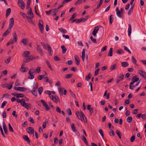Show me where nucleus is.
Listing matches in <instances>:
<instances>
[{
	"label": "nucleus",
	"mask_w": 146,
	"mask_h": 146,
	"mask_svg": "<svg viewBox=\"0 0 146 146\" xmlns=\"http://www.w3.org/2000/svg\"><path fill=\"white\" fill-rule=\"evenodd\" d=\"M43 91V87H40L38 89V94L39 95H41Z\"/></svg>",
	"instance_id": "nucleus-40"
},
{
	"label": "nucleus",
	"mask_w": 146,
	"mask_h": 146,
	"mask_svg": "<svg viewBox=\"0 0 146 146\" xmlns=\"http://www.w3.org/2000/svg\"><path fill=\"white\" fill-rule=\"evenodd\" d=\"M137 72L144 78L146 79V72H145L142 70H139L137 71Z\"/></svg>",
	"instance_id": "nucleus-5"
},
{
	"label": "nucleus",
	"mask_w": 146,
	"mask_h": 146,
	"mask_svg": "<svg viewBox=\"0 0 146 146\" xmlns=\"http://www.w3.org/2000/svg\"><path fill=\"white\" fill-rule=\"evenodd\" d=\"M116 53L118 54H121L123 53V51L122 49L117 50L116 51Z\"/></svg>",
	"instance_id": "nucleus-41"
},
{
	"label": "nucleus",
	"mask_w": 146,
	"mask_h": 146,
	"mask_svg": "<svg viewBox=\"0 0 146 146\" xmlns=\"http://www.w3.org/2000/svg\"><path fill=\"white\" fill-rule=\"evenodd\" d=\"M82 140L84 141L85 144L87 145H88V143L87 142L86 139L84 135L82 136Z\"/></svg>",
	"instance_id": "nucleus-32"
},
{
	"label": "nucleus",
	"mask_w": 146,
	"mask_h": 146,
	"mask_svg": "<svg viewBox=\"0 0 146 146\" xmlns=\"http://www.w3.org/2000/svg\"><path fill=\"white\" fill-rule=\"evenodd\" d=\"M11 12V9L10 8H9L7 9L6 11V17L7 18L9 16Z\"/></svg>",
	"instance_id": "nucleus-26"
},
{
	"label": "nucleus",
	"mask_w": 146,
	"mask_h": 146,
	"mask_svg": "<svg viewBox=\"0 0 146 146\" xmlns=\"http://www.w3.org/2000/svg\"><path fill=\"white\" fill-rule=\"evenodd\" d=\"M36 49L37 52L40 55L42 56L43 55V52L42 49L40 48V46L38 45L37 44Z\"/></svg>",
	"instance_id": "nucleus-8"
},
{
	"label": "nucleus",
	"mask_w": 146,
	"mask_h": 146,
	"mask_svg": "<svg viewBox=\"0 0 146 146\" xmlns=\"http://www.w3.org/2000/svg\"><path fill=\"white\" fill-rule=\"evenodd\" d=\"M23 138L25 140L27 141L28 143H30V141L27 136L24 135L23 136Z\"/></svg>",
	"instance_id": "nucleus-22"
},
{
	"label": "nucleus",
	"mask_w": 146,
	"mask_h": 146,
	"mask_svg": "<svg viewBox=\"0 0 146 146\" xmlns=\"http://www.w3.org/2000/svg\"><path fill=\"white\" fill-rule=\"evenodd\" d=\"M20 14L23 18L26 17V16H27L25 13L22 12H20Z\"/></svg>",
	"instance_id": "nucleus-64"
},
{
	"label": "nucleus",
	"mask_w": 146,
	"mask_h": 146,
	"mask_svg": "<svg viewBox=\"0 0 146 146\" xmlns=\"http://www.w3.org/2000/svg\"><path fill=\"white\" fill-rule=\"evenodd\" d=\"M73 76V74H68L65 76V78H70Z\"/></svg>",
	"instance_id": "nucleus-46"
},
{
	"label": "nucleus",
	"mask_w": 146,
	"mask_h": 146,
	"mask_svg": "<svg viewBox=\"0 0 146 146\" xmlns=\"http://www.w3.org/2000/svg\"><path fill=\"white\" fill-rule=\"evenodd\" d=\"M47 48L48 49V50L50 54L51 55H52L53 54V52L51 47L48 44H47Z\"/></svg>",
	"instance_id": "nucleus-20"
},
{
	"label": "nucleus",
	"mask_w": 146,
	"mask_h": 146,
	"mask_svg": "<svg viewBox=\"0 0 146 146\" xmlns=\"http://www.w3.org/2000/svg\"><path fill=\"white\" fill-rule=\"evenodd\" d=\"M21 42L25 45H26L27 44V40L26 38L23 39Z\"/></svg>",
	"instance_id": "nucleus-45"
},
{
	"label": "nucleus",
	"mask_w": 146,
	"mask_h": 146,
	"mask_svg": "<svg viewBox=\"0 0 146 146\" xmlns=\"http://www.w3.org/2000/svg\"><path fill=\"white\" fill-rule=\"evenodd\" d=\"M64 88H59L58 90L59 91V92L61 94L62 96L63 94V90H64Z\"/></svg>",
	"instance_id": "nucleus-36"
},
{
	"label": "nucleus",
	"mask_w": 146,
	"mask_h": 146,
	"mask_svg": "<svg viewBox=\"0 0 146 146\" xmlns=\"http://www.w3.org/2000/svg\"><path fill=\"white\" fill-rule=\"evenodd\" d=\"M22 105L23 107L28 110L31 108L29 106V105L31 106V105L30 104L28 105L27 103H26L25 102L23 103Z\"/></svg>",
	"instance_id": "nucleus-14"
},
{
	"label": "nucleus",
	"mask_w": 146,
	"mask_h": 146,
	"mask_svg": "<svg viewBox=\"0 0 146 146\" xmlns=\"http://www.w3.org/2000/svg\"><path fill=\"white\" fill-rule=\"evenodd\" d=\"M0 130L1 131V134L3 135V137H5V135L4 134V133H3V130L2 128V127H1V125H0Z\"/></svg>",
	"instance_id": "nucleus-57"
},
{
	"label": "nucleus",
	"mask_w": 146,
	"mask_h": 146,
	"mask_svg": "<svg viewBox=\"0 0 146 146\" xmlns=\"http://www.w3.org/2000/svg\"><path fill=\"white\" fill-rule=\"evenodd\" d=\"M40 72V68L39 67H38L36 69V71L35 72L38 73H39Z\"/></svg>",
	"instance_id": "nucleus-63"
},
{
	"label": "nucleus",
	"mask_w": 146,
	"mask_h": 146,
	"mask_svg": "<svg viewBox=\"0 0 146 146\" xmlns=\"http://www.w3.org/2000/svg\"><path fill=\"white\" fill-rule=\"evenodd\" d=\"M140 81H139L135 85H133V86H132V85H131V88L133 89L131 90H133V88L135 87L136 86H137L139 85V84L140 83Z\"/></svg>",
	"instance_id": "nucleus-59"
},
{
	"label": "nucleus",
	"mask_w": 146,
	"mask_h": 146,
	"mask_svg": "<svg viewBox=\"0 0 146 146\" xmlns=\"http://www.w3.org/2000/svg\"><path fill=\"white\" fill-rule=\"evenodd\" d=\"M38 25L39 27V29L41 33L42 34L43 33V30H44V27L43 25L42 24H41V23H38Z\"/></svg>",
	"instance_id": "nucleus-18"
},
{
	"label": "nucleus",
	"mask_w": 146,
	"mask_h": 146,
	"mask_svg": "<svg viewBox=\"0 0 146 146\" xmlns=\"http://www.w3.org/2000/svg\"><path fill=\"white\" fill-rule=\"evenodd\" d=\"M58 30L63 34L66 33H67V31L65 29H64L62 28L58 29Z\"/></svg>",
	"instance_id": "nucleus-29"
},
{
	"label": "nucleus",
	"mask_w": 146,
	"mask_h": 146,
	"mask_svg": "<svg viewBox=\"0 0 146 146\" xmlns=\"http://www.w3.org/2000/svg\"><path fill=\"white\" fill-rule=\"evenodd\" d=\"M76 13H74L72 15L71 17L70 18L69 20L71 21L74 19L76 17Z\"/></svg>",
	"instance_id": "nucleus-48"
},
{
	"label": "nucleus",
	"mask_w": 146,
	"mask_h": 146,
	"mask_svg": "<svg viewBox=\"0 0 146 146\" xmlns=\"http://www.w3.org/2000/svg\"><path fill=\"white\" fill-rule=\"evenodd\" d=\"M82 1V0H78L74 3L75 5H78L80 4Z\"/></svg>",
	"instance_id": "nucleus-47"
},
{
	"label": "nucleus",
	"mask_w": 146,
	"mask_h": 146,
	"mask_svg": "<svg viewBox=\"0 0 146 146\" xmlns=\"http://www.w3.org/2000/svg\"><path fill=\"white\" fill-rule=\"evenodd\" d=\"M17 102L18 103H20L21 104H22L23 103L25 102V100L24 99H22L21 100L18 99L17 100Z\"/></svg>",
	"instance_id": "nucleus-34"
},
{
	"label": "nucleus",
	"mask_w": 146,
	"mask_h": 146,
	"mask_svg": "<svg viewBox=\"0 0 146 146\" xmlns=\"http://www.w3.org/2000/svg\"><path fill=\"white\" fill-rule=\"evenodd\" d=\"M18 4L19 7L22 9H25V5L23 0H18Z\"/></svg>",
	"instance_id": "nucleus-4"
},
{
	"label": "nucleus",
	"mask_w": 146,
	"mask_h": 146,
	"mask_svg": "<svg viewBox=\"0 0 146 146\" xmlns=\"http://www.w3.org/2000/svg\"><path fill=\"white\" fill-rule=\"evenodd\" d=\"M131 26L130 24L128 25V35L129 36H130L131 35Z\"/></svg>",
	"instance_id": "nucleus-19"
},
{
	"label": "nucleus",
	"mask_w": 146,
	"mask_h": 146,
	"mask_svg": "<svg viewBox=\"0 0 146 146\" xmlns=\"http://www.w3.org/2000/svg\"><path fill=\"white\" fill-rule=\"evenodd\" d=\"M14 24V21L13 18H11L9 20V25L8 27V28L9 29H11L13 26Z\"/></svg>",
	"instance_id": "nucleus-6"
},
{
	"label": "nucleus",
	"mask_w": 146,
	"mask_h": 146,
	"mask_svg": "<svg viewBox=\"0 0 146 146\" xmlns=\"http://www.w3.org/2000/svg\"><path fill=\"white\" fill-rule=\"evenodd\" d=\"M52 100L54 102L56 103H57V102H60V101L57 96H55L53 98V100Z\"/></svg>",
	"instance_id": "nucleus-25"
},
{
	"label": "nucleus",
	"mask_w": 146,
	"mask_h": 146,
	"mask_svg": "<svg viewBox=\"0 0 146 146\" xmlns=\"http://www.w3.org/2000/svg\"><path fill=\"white\" fill-rule=\"evenodd\" d=\"M26 17L27 18V20L30 23H31V24L33 25L35 24V22L33 21V20L32 19V17H29L28 16H26Z\"/></svg>",
	"instance_id": "nucleus-16"
},
{
	"label": "nucleus",
	"mask_w": 146,
	"mask_h": 146,
	"mask_svg": "<svg viewBox=\"0 0 146 146\" xmlns=\"http://www.w3.org/2000/svg\"><path fill=\"white\" fill-rule=\"evenodd\" d=\"M99 30V27L98 26L96 27L92 33V34L93 35L96 36V33L98 32V31Z\"/></svg>",
	"instance_id": "nucleus-11"
},
{
	"label": "nucleus",
	"mask_w": 146,
	"mask_h": 146,
	"mask_svg": "<svg viewBox=\"0 0 146 146\" xmlns=\"http://www.w3.org/2000/svg\"><path fill=\"white\" fill-rule=\"evenodd\" d=\"M13 38L14 39L15 41V42H16L17 41L18 39L17 36L16 35V34L15 33H14L13 34Z\"/></svg>",
	"instance_id": "nucleus-33"
},
{
	"label": "nucleus",
	"mask_w": 146,
	"mask_h": 146,
	"mask_svg": "<svg viewBox=\"0 0 146 146\" xmlns=\"http://www.w3.org/2000/svg\"><path fill=\"white\" fill-rule=\"evenodd\" d=\"M11 29H8L3 34L2 36L3 37H5L7 35L11 32Z\"/></svg>",
	"instance_id": "nucleus-17"
},
{
	"label": "nucleus",
	"mask_w": 146,
	"mask_h": 146,
	"mask_svg": "<svg viewBox=\"0 0 146 146\" xmlns=\"http://www.w3.org/2000/svg\"><path fill=\"white\" fill-rule=\"evenodd\" d=\"M7 102L6 101H4L3 102L2 104L1 107L2 108H4V107L6 105V104H7Z\"/></svg>",
	"instance_id": "nucleus-61"
},
{
	"label": "nucleus",
	"mask_w": 146,
	"mask_h": 146,
	"mask_svg": "<svg viewBox=\"0 0 146 146\" xmlns=\"http://www.w3.org/2000/svg\"><path fill=\"white\" fill-rule=\"evenodd\" d=\"M99 133L101 135V136H102V138L104 139V134L103 133V131L101 129H100L99 130Z\"/></svg>",
	"instance_id": "nucleus-55"
},
{
	"label": "nucleus",
	"mask_w": 146,
	"mask_h": 146,
	"mask_svg": "<svg viewBox=\"0 0 146 146\" xmlns=\"http://www.w3.org/2000/svg\"><path fill=\"white\" fill-rule=\"evenodd\" d=\"M116 14L117 16L119 18H121L122 17V13L121 12H120V11L116 12Z\"/></svg>",
	"instance_id": "nucleus-50"
},
{
	"label": "nucleus",
	"mask_w": 146,
	"mask_h": 146,
	"mask_svg": "<svg viewBox=\"0 0 146 146\" xmlns=\"http://www.w3.org/2000/svg\"><path fill=\"white\" fill-rule=\"evenodd\" d=\"M44 77L45 75H44L42 74L41 75H38L37 76V78L38 80H42Z\"/></svg>",
	"instance_id": "nucleus-39"
},
{
	"label": "nucleus",
	"mask_w": 146,
	"mask_h": 146,
	"mask_svg": "<svg viewBox=\"0 0 146 146\" xmlns=\"http://www.w3.org/2000/svg\"><path fill=\"white\" fill-rule=\"evenodd\" d=\"M37 83L36 82H34V84H33V89H36L38 88L37 86H36H36H37Z\"/></svg>",
	"instance_id": "nucleus-49"
},
{
	"label": "nucleus",
	"mask_w": 146,
	"mask_h": 146,
	"mask_svg": "<svg viewBox=\"0 0 146 146\" xmlns=\"http://www.w3.org/2000/svg\"><path fill=\"white\" fill-rule=\"evenodd\" d=\"M17 96V98H23L24 96V94H18Z\"/></svg>",
	"instance_id": "nucleus-52"
},
{
	"label": "nucleus",
	"mask_w": 146,
	"mask_h": 146,
	"mask_svg": "<svg viewBox=\"0 0 146 146\" xmlns=\"http://www.w3.org/2000/svg\"><path fill=\"white\" fill-rule=\"evenodd\" d=\"M133 6L134 5L131 7L129 11L128 12V14L129 15H131L132 13L133 12Z\"/></svg>",
	"instance_id": "nucleus-38"
},
{
	"label": "nucleus",
	"mask_w": 146,
	"mask_h": 146,
	"mask_svg": "<svg viewBox=\"0 0 146 146\" xmlns=\"http://www.w3.org/2000/svg\"><path fill=\"white\" fill-rule=\"evenodd\" d=\"M90 38L92 40L94 43H96L97 42L96 41V40L95 39H94L93 38V37L92 36H90Z\"/></svg>",
	"instance_id": "nucleus-62"
},
{
	"label": "nucleus",
	"mask_w": 146,
	"mask_h": 146,
	"mask_svg": "<svg viewBox=\"0 0 146 146\" xmlns=\"http://www.w3.org/2000/svg\"><path fill=\"white\" fill-rule=\"evenodd\" d=\"M8 125L9 126V131L11 132H13L14 131L13 129L12 126H11L10 124V123H9Z\"/></svg>",
	"instance_id": "nucleus-43"
},
{
	"label": "nucleus",
	"mask_w": 146,
	"mask_h": 146,
	"mask_svg": "<svg viewBox=\"0 0 146 146\" xmlns=\"http://www.w3.org/2000/svg\"><path fill=\"white\" fill-rule=\"evenodd\" d=\"M30 92L33 95L36 97L37 96V90H35L33 91H31Z\"/></svg>",
	"instance_id": "nucleus-31"
},
{
	"label": "nucleus",
	"mask_w": 146,
	"mask_h": 146,
	"mask_svg": "<svg viewBox=\"0 0 146 146\" xmlns=\"http://www.w3.org/2000/svg\"><path fill=\"white\" fill-rule=\"evenodd\" d=\"M40 101L42 104L44 106L46 110H48L50 109V108L44 100H41Z\"/></svg>",
	"instance_id": "nucleus-10"
},
{
	"label": "nucleus",
	"mask_w": 146,
	"mask_h": 146,
	"mask_svg": "<svg viewBox=\"0 0 146 146\" xmlns=\"http://www.w3.org/2000/svg\"><path fill=\"white\" fill-rule=\"evenodd\" d=\"M113 48H110L109 51L108 52V56H111L113 55Z\"/></svg>",
	"instance_id": "nucleus-27"
},
{
	"label": "nucleus",
	"mask_w": 146,
	"mask_h": 146,
	"mask_svg": "<svg viewBox=\"0 0 146 146\" xmlns=\"http://www.w3.org/2000/svg\"><path fill=\"white\" fill-rule=\"evenodd\" d=\"M41 44L43 46V47L44 49H47V44L46 45L43 42H41Z\"/></svg>",
	"instance_id": "nucleus-58"
},
{
	"label": "nucleus",
	"mask_w": 146,
	"mask_h": 146,
	"mask_svg": "<svg viewBox=\"0 0 146 146\" xmlns=\"http://www.w3.org/2000/svg\"><path fill=\"white\" fill-rule=\"evenodd\" d=\"M11 57L10 56L5 61V62L6 64H8L10 62Z\"/></svg>",
	"instance_id": "nucleus-44"
},
{
	"label": "nucleus",
	"mask_w": 146,
	"mask_h": 146,
	"mask_svg": "<svg viewBox=\"0 0 146 146\" xmlns=\"http://www.w3.org/2000/svg\"><path fill=\"white\" fill-rule=\"evenodd\" d=\"M109 133L111 135L114 136L115 135V133L112 129H110Z\"/></svg>",
	"instance_id": "nucleus-60"
},
{
	"label": "nucleus",
	"mask_w": 146,
	"mask_h": 146,
	"mask_svg": "<svg viewBox=\"0 0 146 146\" xmlns=\"http://www.w3.org/2000/svg\"><path fill=\"white\" fill-rule=\"evenodd\" d=\"M132 121V118L131 116H129L126 119L127 122L128 123H131Z\"/></svg>",
	"instance_id": "nucleus-30"
},
{
	"label": "nucleus",
	"mask_w": 146,
	"mask_h": 146,
	"mask_svg": "<svg viewBox=\"0 0 146 146\" xmlns=\"http://www.w3.org/2000/svg\"><path fill=\"white\" fill-rule=\"evenodd\" d=\"M24 66V64H22L21 67V71L23 72H24L26 71V68H24L23 67V66Z\"/></svg>",
	"instance_id": "nucleus-35"
},
{
	"label": "nucleus",
	"mask_w": 146,
	"mask_h": 146,
	"mask_svg": "<svg viewBox=\"0 0 146 146\" xmlns=\"http://www.w3.org/2000/svg\"><path fill=\"white\" fill-rule=\"evenodd\" d=\"M14 89L16 90L23 92L25 91V88L23 87H14Z\"/></svg>",
	"instance_id": "nucleus-15"
},
{
	"label": "nucleus",
	"mask_w": 146,
	"mask_h": 146,
	"mask_svg": "<svg viewBox=\"0 0 146 146\" xmlns=\"http://www.w3.org/2000/svg\"><path fill=\"white\" fill-rule=\"evenodd\" d=\"M76 114L79 119L81 120L82 121L83 119L86 123H87L86 118L83 112L81 111L80 113L79 111H76Z\"/></svg>",
	"instance_id": "nucleus-1"
},
{
	"label": "nucleus",
	"mask_w": 146,
	"mask_h": 146,
	"mask_svg": "<svg viewBox=\"0 0 146 146\" xmlns=\"http://www.w3.org/2000/svg\"><path fill=\"white\" fill-rule=\"evenodd\" d=\"M30 53V51H25L23 52L22 56L25 57V58H28Z\"/></svg>",
	"instance_id": "nucleus-12"
},
{
	"label": "nucleus",
	"mask_w": 146,
	"mask_h": 146,
	"mask_svg": "<svg viewBox=\"0 0 146 146\" xmlns=\"http://www.w3.org/2000/svg\"><path fill=\"white\" fill-rule=\"evenodd\" d=\"M91 74L90 73L88 74V76L86 77L85 79L86 80L88 81L91 78Z\"/></svg>",
	"instance_id": "nucleus-42"
},
{
	"label": "nucleus",
	"mask_w": 146,
	"mask_h": 146,
	"mask_svg": "<svg viewBox=\"0 0 146 146\" xmlns=\"http://www.w3.org/2000/svg\"><path fill=\"white\" fill-rule=\"evenodd\" d=\"M123 48H124V49L125 50V51H126L127 52H128L130 54L131 53V52L129 50V49L127 47L125 46H123Z\"/></svg>",
	"instance_id": "nucleus-53"
},
{
	"label": "nucleus",
	"mask_w": 146,
	"mask_h": 146,
	"mask_svg": "<svg viewBox=\"0 0 146 146\" xmlns=\"http://www.w3.org/2000/svg\"><path fill=\"white\" fill-rule=\"evenodd\" d=\"M3 127L5 134L6 135H7L8 134V132L7 131V127L4 122L3 121Z\"/></svg>",
	"instance_id": "nucleus-13"
},
{
	"label": "nucleus",
	"mask_w": 146,
	"mask_h": 146,
	"mask_svg": "<svg viewBox=\"0 0 146 146\" xmlns=\"http://www.w3.org/2000/svg\"><path fill=\"white\" fill-rule=\"evenodd\" d=\"M76 63L77 65H78L80 64V61L78 57L76 55L74 56Z\"/></svg>",
	"instance_id": "nucleus-23"
},
{
	"label": "nucleus",
	"mask_w": 146,
	"mask_h": 146,
	"mask_svg": "<svg viewBox=\"0 0 146 146\" xmlns=\"http://www.w3.org/2000/svg\"><path fill=\"white\" fill-rule=\"evenodd\" d=\"M117 64H114L113 65L111 66L110 67V70H114L116 67Z\"/></svg>",
	"instance_id": "nucleus-37"
},
{
	"label": "nucleus",
	"mask_w": 146,
	"mask_h": 146,
	"mask_svg": "<svg viewBox=\"0 0 146 146\" xmlns=\"http://www.w3.org/2000/svg\"><path fill=\"white\" fill-rule=\"evenodd\" d=\"M26 131L29 134H32L34 133V130L32 127H29L26 129Z\"/></svg>",
	"instance_id": "nucleus-9"
},
{
	"label": "nucleus",
	"mask_w": 146,
	"mask_h": 146,
	"mask_svg": "<svg viewBox=\"0 0 146 146\" xmlns=\"http://www.w3.org/2000/svg\"><path fill=\"white\" fill-rule=\"evenodd\" d=\"M67 112L69 115H71L72 114L71 109L70 108H68L67 109Z\"/></svg>",
	"instance_id": "nucleus-51"
},
{
	"label": "nucleus",
	"mask_w": 146,
	"mask_h": 146,
	"mask_svg": "<svg viewBox=\"0 0 146 146\" xmlns=\"http://www.w3.org/2000/svg\"><path fill=\"white\" fill-rule=\"evenodd\" d=\"M132 62L134 64H135L136 63V60L135 59L133 56H132L131 58Z\"/></svg>",
	"instance_id": "nucleus-56"
},
{
	"label": "nucleus",
	"mask_w": 146,
	"mask_h": 146,
	"mask_svg": "<svg viewBox=\"0 0 146 146\" xmlns=\"http://www.w3.org/2000/svg\"><path fill=\"white\" fill-rule=\"evenodd\" d=\"M139 78H137L136 76H133L132 78V82L130 83L129 88L130 89H133L131 87V85H133L135 82H137L139 80Z\"/></svg>",
	"instance_id": "nucleus-2"
},
{
	"label": "nucleus",
	"mask_w": 146,
	"mask_h": 146,
	"mask_svg": "<svg viewBox=\"0 0 146 146\" xmlns=\"http://www.w3.org/2000/svg\"><path fill=\"white\" fill-rule=\"evenodd\" d=\"M61 48L62 50V53L63 54L65 53L67 50V49L64 45L61 46Z\"/></svg>",
	"instance_id": "nucleus-28"
},
{
	"label": "nucleus",
	"mask_w": 146,
	"mask_h": 146,
	"mask_svg": "<svg viewBox=\"0 0 146 146\" xmlns=\"http://www.w3.org/2000/svg\"><path fill=\"white\" fill-rule=\"evenodd\" d=\"M36 57L32 55L29 56L28 58H24L23 60V62L24 63H27L35 59Z\"/></svg>",
	"instance_id": "nucleus-3"
},
{
	"label": "nucleus",
	"mask_w": 146,
	"mask_h": 146,
	"mask_svg": "<svg viewBox=\"0 0 146 146\" xmlns=\"http://www.w3.org/2000/svg\"><path fill=\"white\" fill-rule=\"evenodd\" d=\"M121 64L122 66L124 68L128 66L129 65L128 63L125 62H121Z\"/></svg>",
	"instance_id": "nucleus-24"
},
{
	"label": "nucleus",
	"mask_w": 146,
	"mask_h": 146,
	"mask_svg": "<svg viewBox=\"0 0 146 146\" xmlns=\"http://www.w3.org/2000/svg\"><path fill=\"white\" fill-rule=\"evenodd\" d=\"M91 106L90 105H87V108L89 110L91 113H92L93 112L94 109L93 108H91Z\"/></svg>",
	"instance_id": "nucleus-21"
},
{
	"label": "nucleus",
	"mask_w": 146,
	"mask_h": 146,
	"mask_svg": "<svg viewBox=\"0 0 146 146\" xmlns=\"http://www.w3.org/2000/svg\"><path fill=\"white\" fill-rule=\"evenodd\" d=\"M33 70V69H30L29 71L28 74L29 75L28 76V78L29 79H33L34 78V76L32 74L33 73V72H31Z\"/></svg>",
	"instance_id": "nucleus-7"
},
{
	"label": "nucleus",
	"mask_w": 146,
	"mask_h": 146,
	"mask_svg": "<svg viewBox=\"0 0 146 146\" xmlns=\"http://www.w3.org/2000/svg\"><path fill=\"white\" fill-rule=\"evenodd\" d=\"M135 135H133L130 138V140L131 142H133L135 140Z\"/></svg>",
	"instance_id": "nucleus-54"
}]
</instances>
